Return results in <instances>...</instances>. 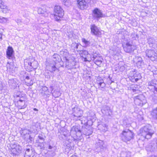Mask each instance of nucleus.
Returning a JSON list of instances; mask_svg holds the SVG:
<instances>
[{
	"mask_svg": "<svg viewBox=\"0 0 157 157\" xmlns=\"http://www.w3.org/2000/svg\"><path fill=\"white\" fill-rule=\"evenodd\" d=\"M121 139L124 142L129 141L133 137V133L129 129L124 130L121 134Z\"/></svg>",
	"mask_w": 157,
	"mask_h": 157,
	"instance_id": "obj_2",
	"label": "nucleus"
},
{
	"mask_svg": "<svg viewBox=\"0 0 157 157\" xmlns=\"http://www.w3.org/2000/svg\"><path fill=\"white\" fill-rule=\"evenodd\" d=\"M42 90L44 91H46L48 90V89L47 87L46 86L43 87L42 88Z\"/></svg>",
	"mask_w": 157,
	"mask_h": 157,
	"instance_id": "obj_45",
	"label": "nucleus"
},
{
	"mask_svg": "<svg viewBox=\"0 0 157 157\" xmlns=\"http://www.w3.org/2000/svg\"><path fill=\"white\" fill-rule=\"evenodd\" d=\"M136 36H137V35L136 34Z\"/></svg>",
	"mask_w": 157,
	"mask_h": 157,
	"instance_id": "obj_60",
	"label": "nucleus"
},
{
	"mask_svg": "<svg viewBox=\"0 0 157 157\" xmlns=\"http://www.w3.org/2000/svg\"><path fill=\"white\" fill-rule=\"evenodd\" d=\"M14 51L13 48L12 47L9 46L8 47L6 52V55L7 58L10 59L12 57L14 54Z\"/></svg>",
	"mask_w": 157,
	"mask_h": 157,
	"instance_id": "obj_23",
	"label": "nucleus"
},
{
	"mask_svg": "<svg viewBox=\"0 0 157 157\" xmlns=\"http://www.w3.org/2000/svg\"><path fill=\"white\" fill-rule=\"evenodd\" d=\"M78 7L82 10L86 9L88 7L87 2L85 0H77Z\"/></svg>",
	"mask_w": 157,
	"mask_h": 157,
	"instance_id": "obj_19",
	"label": "nucleus"
},
{
	"mask_svg": "<svg viewBox=\"0 0 157 157\" xmlns=\"http://www.w3.org/2000/svg\"><path fill=\"white\" fill-rule=\"evenodd\" d=\"M38 13L40 14H44V11L41 8H39L38 10Z\"/></svg>",
	"mask_w": 157,
	"mask_h": 157,
	"instance_id": "obj_44",
	"label": "nucleus"
},
{
	"mask_svg": "<svg viewBox=\"0 0 157 157\" xmlns=\"http://www.w3.org/2000/svg\"><path fill=\"white\" fill-rule=\"evenodd\" d=\"M101 111L103 114L106 116H110L112 114V111L110 109V107L106 105H105L103 106Z\"/></svg>",
	"mask_w": 157,
	"mask_h": 157,
	"instance_id": "obj_18",
	"label": "nucleus"
},
{
	"mask_svg": "<svg viewBox=\"0 0 157 157\" xmlns=\"http://www.w3.org/2000/svg\"><path fill=\"white\" fill-rule=\"evenodd\" d=\"M8 82L9 87L12 89H16L17 87H19L18 81L16 78L9 79Z\"/></svg>",
	"mask_w": 157,
	"mask_h": 157,
	"instance_id": "obj_15",
	"label": "nucleus"
},
{
	"mask_svg": "<svg viewBox=\"0 0 157 157\" xmlns=\"http://www.w3.org/2000/svg\"><path fill=\"white\" fill-rule=\"evenodd\" d=\"M56 63H50L48 66V68L51 72H53L56 70H58V69L56 67Z\"/></svg>",
	"mask_w": 157,
	"mask_h": 157,
	"instance_id": "obj_25",
	"label": "nucleus"
},
{
	"mask_svg": "<svg viewBox=\"0 0 157 157\" xmlns=\"http://www.w3.org/2000/svg\"><path fill=\"white\" fill-rule=\"evenodd\" d=\"M15 21L17 22L18 25H21L22 21L21 19L17 18L15 19Z\"/></svg>",
	"mask_w": 157,
	"mask_h": 157,
	"instance_id": "obj_43",
	"label": "nucleus"
},
{
	"mask_svg": "<svg viewBox=\"0 0 157 157\" xmlns=\"http://www.w3.org/2000/svg\"><path fill=\"white\" fill-rule=\"evenodd\" d=\"M3 89V86L2 82L0 81V92H2V90Z\"/></svg>",
	"mask_w": 157,
	"mask_h": 157,
	"instance_id": "obj_46",
	"label": "nucleus"
},
{
	"mask_svg": "<svg viewBox=\"0 0 157 157\" xmlns=\"http://www.w3.org/2000/svg\"><path fill=\"white\" fill-rule=\"evenodd\" d=\"M104 142L102 140H99L98 143H97V148L100 149V150L103 149L104 147L103 146Z\"/></svg>",
	"mask_w": 157,
	"mask_h": 157,
	"instance_id": "obj_33",
	"label": "nucleus"
},
{
	"mask_svg": "<svg viewBox=\"0 0 157 157\" xmlns=\"http://www.w3.org/2000/svg\"><path fill=\"white\" fill-rule=\"evenodd\" d=\"M25 79L27 80H29V76H26L25 77Z\"/></svg>",
	"mask_w": 157,
	"mask_h": 157,
	"instance_id": "obj_53",
	"label": "nucleus"
},
{
	"mask_svg": "<svg viewBox=\"0 0 157 157\" xmlns=\"http://www.w3.org/2000/svg\"><path fill=\"white\" fill-rule=\"evenodd\" d=\"M134 99L136 105L139 106H142L146 102L145 97L142 94L135 97Z\"/></svg>",
	"mask_w": 157,
	"mask_h": 157,
	"instance_id": "obj_7",
	"label": "nucleus"
},
{
	"mask_svg": "<svg viewBox=\"0 0 157 157\" xmlns=\"http://www.w3.org/2000/svg\"><path fill=\"white\" fill-rule=\"evenodd\" d=\"M52 147L51 146V145H49L48 146V148L50 149H51L52 148Z\"/></svg>",
	"mask_w": 157,
	"mask_h": 157,
	"instance_id": "obj_52",
	"label": "nucleus"
},
{
	"mask_svg": "<svg viewBox=\"0 0 157 157\" xmlns=\"http://www.w3.org/2000/svg\"><path fill=\"white\" fill-rule=\"evenodd\" d=\"M128 75L129 80L133 82H137L141 78L140 73L135 71H131Z\"/></svg>",
	"mask_w": 157,
	"mask_h": 157,
	"instance_id": "obj_4",
	"label": "nucleus"
},
{
	"mask_svg": "<svg viewBox=\"0 0 157 157\" xmlns=\"http://www.w3.org/2000/svg\"><path fill=\"white\" fill-rule=\"evenodd\" d=\"M146 55L151 60L154 61L157 58L156 53L153 50H149L146 52Z\"/></svg>",
	"mask_w": 157,
	"mask_h": 157,
	"instance_id": "obj_17",
	"label": "nucleus"
},
{
	"mask_svg": "<svg viewBox=\"0 0 157 157\" xmlns=\"http://www.w3.org/2000/svg\"><path fill=\"white\" fill-rule=\"evenodd\" d=\"M148 88L152 91L157 92V81L152 80L147 83Z\"/></svg>",
	"mask_w": 157,
	"mask_h": 157,
	"instance_id": "obj_14",
	"label": "nucleus"
},
{
	"mask_svg": "<svg viewBox=\"0 0 157 157\" xmlns=\"http://www.w3.org/2000/svg\"><path fill=\"white\" fill-rule=\"evenodd\" d=\"M82 133L79 126L78 125L73 126L71 130V135H75L76 137L75 139L76 140L79 139V138H80V136L82 135Z\"/></svg>",
	"mask_w": 157,
	"mask_h": 157,
	"instance_id": "obj_6",
	"label": "nucleus"
},
{
	"mask_svg": "<svg viewBox=\"0 0 157 157\" xmlns=\"http://www.w3.org/2000/svg\"><path fill=\"white\" fill-rule=\"evenodd\" d=\"M28 63V65L29 66V67H32V63L31 62H29Z\"/></svg>",
	"mask_w": 157,
	"mask_h": 157,
	"instance_id": "obj_50",
	"label": "nucleus"
},
{
	"mask_svg": "<svg viewBox=\"0 0 157 157\" xmlns=\"http://www.w3.org/2000/svg\"><path fill=\"white\" fill-rule=\"evenodd\" d=\"M54 18L56 21H58L62 18L64 15V11L59 6H56L54 8Z\"/></svg>",
	"mask_w": 157,
	"mask_h": 157,
	"instance_id": "obj_3",
	"label": "nucleus"
},
{
	"mask_svg": "<svg viewBox=\"0 0 157 157\" xmlns=\"http://www.w3.org/2000/svg\"><path fill=\"white\" fill-rule=\"evenodd\" d=\"M38 138L40 140H41V142H40V143H42L44 141V136L42 134H39L38 136Z\"/></svg>",
	"mask_w": 157,
	"mask_h": 157,
	"instance_id": "obj_41",
	"label": "nucleus"
},
{
	"mask_svg": "<svg viewBox=\"0 0 157 157\" xmlns=\"http://www.w3.org/2000/svg\"><path fill=\"white\" fill-rule=\"evenodd\" d=\"M132 43L130 41L124 43L122 44L124 50L127 53H131L133 52L135 49V47L132 44Z\"/></svg>",
	"mask_w": 157,
	"mask_h": 157,
	"instance_id": "obj_9",
	"label": "nucleus"
},
{
	"mask_svg": "<svg viewBox=\"0 0 157 157\" xmlns=\"http://www.w3.org/2000/svg\"><path fill=\"white\" fill-rule=\"evenodd\" d=\"M82 133L83 134L86 136H90L92 134V132L91 131V130L85 128L84 131H83Z\"/></svg>",
	"mask_w": 157,
	"mask_h": 157,
	"instance_id": "obj_32",
	"label": "nucleus"
},
{
	"mask_svg": "<svg viewBox=\"0 0 157 157\" xmlns=\"http://www.w3.org/2000/svg\"><path fill=\"white\" fill-rule=\"evenodd\" d=\"M13 62H10V63H7L6 65L7 70L9 71H12L13 70Z\"/></svg>",
	"mask_w": 157,
	"mask_h": 157,
	"instance_id": "obj_31",
	"label": "nucleus"
},
{
	"mask_svg": "<svg viewBox=\"0 0 157 157\" xmlns=\"http://www.w3.org/2000/svg\"><path fill=\"white\" fill-rule=\"evenodd\" d=\"M2 34L1 33H0V40H2Z\"/></svg>",
	"mask_w": 157,
	"mask_h": 157,
	"instance_id": "obj_51",
	"label": "nucleus"
},
{
	"mask_svg": "<svg viewBox=\"0 0 157 157\" xmlns=\"http://www.w3.org/2000/svg\"><path fill=\"white\" fill-rule=\"evenodd\" d=\"M50 90H51V93H52V91L53 90L54 88H53V86L52 85H50Z\"/></svg>",
	"mask_w": 157,
	"mask_h": 157,
	"instance_id": "obj_49",
	"label": "nucleus"
},
{
	"mask_svg": "<svg viewBox=\"0 0 157 157\" xmlns=\"http://www.w3.org/2000/svg\"><path fill=\"white\" fill-rule=\"evenodd\" d=\"M53 60L54 63L60 62L61 61V59L59 55L57 54H54L52 56Z\"/></svg>",
	"mask_w": 157,
	"mask_h": 157,
	"instance_id": "obj_26",
	"label": "nucleus"
},
{
	"mask_svg": "<svg viewBox=\"0 0 157 157\" xmlns=\"http://www.w3.org/2000/svg\"><path fill=\"white\" fill-rule=\"evenodd\" d=\"M153 74L154 75H157V69H156L153 71Z\"/></svg>",
	"mask_w": 157,
	"mask_h": 157,
	"instance_id": "obj_47",
	"label": "nucleus"
},
{
	"mask_svg": "<svg viewBox=\"0 0 157 157\" xmlns=\"http://www.w3.org/2000/svg\"><path fill=\"white\" fill-rule=\"evenodd\" d=\"M148 42L151 47H153V46L156 44V42L155 39L152 37H149L148 39Z\"/></svg>",
	"mask_w": 157,
	"mask_h": 157,
	"instance_id": "obj_28",
	"label": "nucleus"
},
{
	"mask_svg": "<svg viewBox=\"0 0 157 157\" xmlns=\"http://www.w3.org/2000/svg\"><path fill=\"white\" fill-rule=\"evenodd\" d=\"M17 97H20L19 99L15 104V105L20 109H23L25 108L27 105H25V98L23 97H20L19 96Z\"/></svg>",
	"mask_w": 157,
	"mask_h": 157,
	"instance_id": "obj_12",
	"label": "nucleus"
},
{
	"mask_svg": "<svg viewBox=\"0 0 157 157\" xmlns=\"http://www.w3.org/2000/svg\"><path fill=\"white\" fill-rule=\"evenodd\" d=\"M0 8L3 10L2 11L4 13L8 12L10 10L9 8L5 5L4 2L2 0H0Z\"/></svg>",
	"mask_w": 157,
	"mask_h": 157,
	"instance_id": "obj_22",
	"label": "nucleus"
},
{
	"mask_svg": "<svg viewBox=\"0 0 157 157\" xmlns=\"http://www.w3.org/2000/svg\"><path fill=\"white\" fill-rule=\"evenodd\" d=\"M21 147L17 144H13L11 147L10 154L13 156H18L21 152Z\"/></svg>",
	"mask_w": 157,
	"mask_h": 157,
	"instance_id": "obj_8",
	"label": "nucleus"
},
{
	"mask_svg": "<svg viewBox=\"0 0 157 157\" xmlns=\"http://www.w3.org/2000/svg\"><path fill=\"white\" fill-rule=\"evenodd\" d=\"M92 15L94 18L98 20L103 17L102 11L98 8H96L93 10Z\"/></svg>",
	"mask_w": 157,
	"mask_h": 157,
	"instance_id": "obj_13",
	"label": "nucleus"
},
{
	"mask_svg": "<svg viewBox=\"0 0 157 157\" xmlns=\"http://www.w3.org/2000/svg\"><path fill=\"white\" fill-rule=\"evenodd\" d=\"M150 99L153 101V102L157 103V96L153 94L149 98Z\"/></svg>",
	"mask_w": 157,
	"mask_h": 157,
	"instance_id": "obj_35",
	"label": "nucleus"
},
{
	"mask_svg": "<svg viewBox=\"0 0 157 157\" xmlns=\"http://www.w3.org/2000/svg\"><path fill=\"white\" fill-rule=\"evenodd\" d=\"M82 41L84 44V46L86 47L89 46L90 44V41L87 40L85 38H82Z\"/></svg>",
	"mask_w": 157,
	"mask_h": 157,
	"instance_id": "obj_34",
	"label": "nucleus"
},
{
	"mask_svg": "<svg viewBox=\"0 0 157 157\" xmlns=\"http://www.w3.org/2000/svg\"><path fill=\"white\" fill-rule=\"evenodd\" d=\"M132 90L133 92H135L136 91V90L135 89H133Z\"/></svg>",
	"mask_w": 157,
	"mask_h": 157,
	"instance_id": "obj_56",
	"label": "nucleus"
},
{
	"mask_svg": "<svg viewBox=\"0 0 157 157\" xmlns=\"http://www.w3.org/2000/svg\"><path fill=\"white\" fill-rule=\"evenodd\" d=\"M28 131L27 129H24L21 131V133L22 136H25L24 139L27 143H32L34 140L33 138L31 137L29 134L28 133Z\"/></svg>",
	"mask_w": 157,
	"mask_h": 157,
	"instance_id": "obj_10",
	"label": "nucleus"
},
{
	"mask_svg": "<svg viewBox=\"0 0 157 157\" xmlns=\"http://www.w3.org/2000/svg\"><path fill=\"white\" fill-rule=\"evenodd\" d=\"M120 157H132L131 152L125 149H123L120 153Z\"/></svg>",
	"mask_w": 157,
	"mask_h": 157,
	"instance_id": "obj_24",
	"label": "nucleus"
},
{
	"mask_svg": "<svg viewBox=\"0 0 157 157\" xmlns=\"http://www.w3.org/2000/svg\"><path fill=\"white\" fill-rule=\"evenodd\" d=\"M80 46V44L78 43H73L72 44V46L74 48V49H76L77 51L78 52L79 51V50H77V49L78 48V47Z\"/></svg>",
	"mask_w": 157,
	"mask_h": 157,
	"instance_id": "obj_39",
	"label": "nucleus"
},
{
	"mask_svg": "<svg viewBox=\"0 0 157 157\" xmlns=\"http://www.w3.org/2000/svg\"><path fill=\"white\" fill-rule=\"evenodd\" d=\"M25 65H27V64H26L25 63Z\"/></svg>",
	"mask_w": 157,
	"mask_h": 157,
	"instance_id": "obj_59",
	"label": "nucleus"
},
{
	"mask_svg": "<svg viewBox=\"0 0 157 157\" xmlns=\"http://www.w3.org/2000/svg\"><path fill=\"white\" fill-rule=\"evenodd\" d=\"M64 5L67 6H69L71 5V2L70 0H61Z\"/></svg>",
	"mask_w": 157,
	"mask_h": 157,
	"instance_id": "obj_38",
	"label": "nucleus"
},
{
	"mask_svg": "<svg viewBox=\"0 0 157 157\" xmlns=\"http://www.w3.org/2000/svg\"><path fill=\"white\" fill-rule=\"evenodd\" d=\"M45 77L47 78L48 79L50 78V76H47L46 75H45Z\"/></svg>",
	"mask_w": 157,
	"mask_h": 157,
	"instance_id": "obj_54",
	"label": "nucleus"
},
{
	"mask_svg": "<svg viewBox=\"0 0 157 157\" xmlns=\"http://www.w3.org/2000/svg\"><path fill=\"white\" fill-rule=\"evenodd\" d=\"M134 61L136 63L137 67L139 68H140L144 65L142 58L140 57H136L134 59Z\"/></svg>",
	"mask_w": 157,
	"mask_h": 157,
	"instance_id": "obj_21",
	"label": "nucleus"
},
{
	"mask_svg": "<svg viewBox=\"0 0 157 157\" xmlns=\"http://www.w3.org/2000/svg\"><path fill=\"white\" fill-rule=\"evenodd\" d=\"M97 83L99 86H100L101 88H103L105 86V84L103 82L102 80L100 81V82H99L97 80Z\"/></svg>",
	"mask_w": 157,
	"mask_h": 157,
	"instance_id": "obj_36",
	"label": "nucleus"
},
{
	"mask_svg": "<svg viewBox=\"0 0 157 157\" xmlns=\"http://www.w3.org/2000/svg\"><path fill=\"white\" fill-rule=\"evenodd\" d=\"M33 110L35 111H38V109L36 108H34Z\"/></svg>",
	"mask_w": 157,
	"mask_h": 157,
	"instance_id": "obj_55",
	"label": "nucleus"
},
{
	"mask_svg": "<svg viewBox=\"0 0 157 157\" xmlns=\"http://www.w3.org/2000/svg\"><path fill=\"white\" fill-rule=\"evenodd\" d=\"M71 157H77V156L76 155H73Z\"/></svg>",
	"mask_w": 157,
	"mask_h": 157,
	"instance_id": "obj_57",
	"label": "nucleus"
},
{
	"mask_svg": "<svg viewBox=\"0 0 157 157\" xmlns=\"http://www.w3.org/2000/svg\"><path fill=\"white\" fill-rule=\"evenodd\" d=\"M154 133L151 127L149 125H147L140 129L139 135L144 139H148L151 138Z\"/></svg>",
	"mask_w": 157,
	"mask_h": 157,
	"instance_id": "obj_1",
	"label": "nucleus"
},
{
	"mask_svg": "<svg viewBox=\"0 0 157 157\" xmlns=\"http://www.w3.org/2000/svg\"><path fill=\"white\" fill-rule=\"evenodd\" d=\"M55 155V153L54 152H53V153L52 154V156L54 155Z\"/></svg>",
	"mask_w": 157,
	"mask_h": 157,
	"instance_id": "obj_58",
	"label": "nucleus"
},
{
	"mask_svg": "<svg viewBox=\"0 0 157 157\" xmlns=\"http://www.w3.org/2000/svg\"><path fill=\"white\" fill-rule=\"evenodd\" d=\"M79 54L80 56L82 58V59L85 62L88 61L89 62L91 61L92 59L89 58L88 56H86L88 55V51L86 50L82 51H79Z\"/></svg>",
	"mask_w": 157,
	"mask_h": 157,
	"instance_id": "obj_16",
	"label": "nucleus"
},
{
	"mask_svg": "<svg viewBox=\"0 0 157 157\" xmlns=\"http://www.w3.org/2000/svg\"><path fill=\"white\" fill-rule=\"evenodd\" d=\"M125 69V67L124 66H121L120 69V70L121 71H123Z\"/></svg>",
	"mask_w": 157,
	"mask_h": 157,
	"instance_id": "obj_48",
	"label": "nucleus"
},
{
	"mask_svg": "<svg viewBox=\"0 0 157 157\" xmlns=\"http://www.w3.org/2000/svg\"><path fill=\"white\" fill-rule=\"evenodd\" d=\"M81 120H80L81 122V123L85 125L88 124V121L86 117H83L81 119Z\"/></svg>",
	"mask_w": 157,
	"mask_h": 157,
	"instance_id": "obj_37",
	"label": "nucleus"
},
{
	"mask_svg": "<svg viewBox=\"0 0 157 157\" xmlns=\"http://www.w3.org/2000/svg\"><path fill=\"white\" fill-rule=\"evenodd\" d=\"M151 115L154 119L157 120V107L152 109Z\"/></svg>",
	"mask_w": 157,
	"mask_h": 157,
	"instance_id": "obj_27",
	"label": "nucleus"
},
{
	"mask_svg": "<svg viewBox=\"0 0 157 157\" xmlns=\"http://www.w3.org/2000/svg\"><path fill=\"white\" fill-rule=\"evenodd\" d=\"M91 33L92 35L97 36L100 37L101 35V31L95 25L92 24L90 25Z\"/></svg>",
	"mask_w": 157,
	"mask_h": 157,
	"instance_id": "obj_11",
	"label": "nucleus"
},
{
	"mask_svg": "<svg viewBox=\"0 0 157 157\" xmlns=\"http://www.w3.org/2000/svg\"><path fill=\"white\" fill-rule=\"evenodd\" d=\"M102 59L101 57L100 56L96 59H94L93 61L97 65H99L101 63Z\"/></svg>",
	"mask_w": 157,
	"mask_h": 157,
	"instance_id": "obj_30",
	"label": "nucleus"
},
{
	"mask_svg": "<svg viewBox=\"0 0 157 157\" xmlns=\"http://www.w3.org/2000/svg\"><path fill=\"white\" fill-rule=\"evenodd\" d=\"M8 19L3 17H0V22L1 23H5L7 22Z\"/></svg>",
	"mask_w": 157,
	"mask_h": 157,
	"instance_id": "obj_42",
	"label": "nucleus"
},
{
	"mask_svg": "<svg viewBox=\"0 0 157 157\" xmlns=\"http://www.w3.org/2000/svg\"><path fill=\"white\" fill-rule=\"evenodd\" d=\"M93 56L92 58H90L92 59L91 60H92L93 61V60H94V59H96L97 58L99 57L100 56V55L99 54H97L96 53H95L94 54H93Z\"/></svg>",
	"mask_w": 157,
	"mask_h": 157,
	"instance_id": "obj_40",
	"label": "nucleus"
},
{
	"mask_svg": "<svg viewBox=\"0 0 157 157\" xmlns=\"http://www.w3.org/2000/svg\"><path fill=\"white\" fill-rule=\"evenodd\" d=\"M72 116L74 119L80 120V118L82 115V111L78 106H75L72 108Z\"/></svg>",
	"mask_w": 157,
	"mask_h": 157,
	"instance_id": "obj_5",
	"label": "nucleus"
},
{
	"mask_svg": "<svg viewBox=\"0 0 157 157\" xmlns=\"http://www.w3.org/2000/svg\"><path fill=\"white\" fill-rule=\"evenodd\" d=\"M25 151L24 157H33L32 147L31 145H27L25 148Z\"/></svg>",
	"mask_w": 157,
	"mask_h": 157,
	"instance_id": "obj_20",
	"label": "nucleus"
},
{
	"mask_svg": "<svg viewBox=\"0 0 157 157\" xmlns=\"http://www.w3.org/2000/svg\"><path fill=\"white\" fill-rule=\"evenodd\" d=\"M52 95L55 98H57L61 95L59 90L58 89L55 90L53 92H52Z\"/></svg>",
	"mask_w": 157,
	"mask_h": 157,
	"instance_id": "obj_29",
	"label": "nucleus"
}]
</instances>
